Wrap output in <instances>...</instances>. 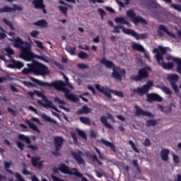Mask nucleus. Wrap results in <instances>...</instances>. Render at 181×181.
Here are the masks:
<instances>
[{"instance_id": "obj_15", "label": "nucleus", "mask_w": 181, "mask_h": 181, "mask_svg": "<svg viewBox=\"0 0 181 181\" xmlns=\"http://www.w3.org/2000/svg\"><path fill=\"white\" fill-rule=\"evenodd\" d=\"M43 2V0H33V5H34L35 9H42V13L46 14L47 11H46V5Z\"/></svg>"}, {"instance_id": "obj_51", "label": "nucleus", "mask_w": 181, "mask_h": 181, "mask_svg": "<svg viewBox=\"0 0 181 181\" xmlns=\"http://www.w3.org/2000/svg\"><path fill=\"white\" fill-rule=\"evenodd\" d=\"M23 166H24V168L22 171L23 175H25L26 176L32 175V173L26 170V168H28V165H26V164H23Z\"/></svg>"}, {"instance_id": "obj_52", "label": "nucleus", "mask_w": 181, "mask_h": 181, "mask_svg": "<svg viewBox=\"0 0 181 181\" xmlns=\"http://www.w3.org/2000/svg\"><path fill=\"white\" fill-rule=\"evenodd\" d=\"M54 103H58V104H62V105H64V104H66V103L64 102V100H62L60 99V98H58V97H55L54 98Z\"/></svg>"}, {"instance_id": "obj_16", "label": "nucleus", "mask_w": 181, "mask_h": 181, "mask_svg": "<svg viewBox=\"0 0 181 181\" xmlns=\"http://www.w3.org/2000/svg\"><path fill=\"white\" fill-rule=\"evenodd\" d=\"M147 101L148 103H153V101H157V103H162L163 98L158 93H148L147 94Z\"/></svg>"}, {"instance_id": "obj_26", "label": "nucleus", "mask_w": 181, "mask_h": 181, "mask_svg": "<svg viewBox=\"0 0 181 181\" xmlns=\"http://www.w3.org/2000/svg\"><path fill=\"white\" fill-rule=\"evenodd\" d=\"M115 23H117V25H127V26H129V22H128L124 17H116L115 18Z\"/></svg>"}, {"instance_id": "obj_24", "label": "nucleus", "mask_w": 181, "mask_h": 181, "mask_svg": "<svg viewBox=\"0 0 181 181\" xmlns=\"http://www.w3.org/2000/svg\"><path fill=\"white\" fill-rule=\"evenodd\" d=\"M158 29L159 30H161L162 32L166 33V35H168V36H170V37H173V39H177L176 35L168 30V28H166L165 25H160Z\"/></svg>"}, {"instance_id": "obj_17", "label": "nucleus", "mask_w": 181, "mask_h": 181, "mask_svg": "<svg viewBox=\"0 0 181 181\" xmlns=\"http://www.w3.org/2000/svg\"><path fill=\"white\" fill-rule=\"evenodd\" d=\"M23 8L19 6L18 4H13L12 7L4 6L0 8V13L12 12L13 11H23Z\"/></svg>"}, {"instance_id": "obj_18", "label": "nucleus", "mask_w": 181, "mask_h": 181, "mask_svg": "<svg viewBox=\"0 0 181 181\" xmlns=\"http://www.w3.org/2000/svg\"><path fill=\"white\" fill-rule=\"evenodd\" d=\"M81 153H83L81 151H78V153L75 151L71 152V156L75 159L76 162H77L78 165H84V159L81 158Z\"/></svg>"}, {"instance_id": "obj_55", "label": "nucleus", "mask_w": 181, "mask_h": 181, "mask_svg": "<svg viewBox=\"0 0 181 181\" xmlns=\"http://www.w3.org/2000/svg\"><path fill=\"white\" fill-rule=\"evenodd\" d=\"M77 67L78 69H81V70H84V69H88V65L84 64H78Z\"/></svg>"}, {"instance_id": "obj_64", "label": "nucleus", "mask_w": 181, "mask_h": 181, "mask_svg": "<svg viewBox=\"0 0 181 181\" xmlns=\"http://www.w3.org/2000/svg\"><path fill=\"white\" fill-rule=\"evenodd\" d=\"M144 146H151V141L149 140V139H146L144 140Z\"/></svg>"}, {"instance_id": "obj_40", "label": "nucleus", "mask_w": 181, "mask_h": 181, "mask_svg": "<svg viewBox=\"0 0 181 181\" xmlns=\"http://www.w3.org/2000/svg\"><path fill=\"white\" fill-rule=\"evenodd\" d=\"M148 8L156 9L158 8V3L155 0H150L148 3Z\"/></svg>"}, {"instance_id": "obj_13", "label": "nucleus", "mask_w": 181, "mask_h": 181, "mask_svg": "<svg viewBox=\"0 0 181 181\" xmlns=\"http://www.w3.org/2000/svg\"><path fill=\"white\" fill-rule=\"evenodd\" d=\"M134 109L136 110V117H139V115H142L143 117H148L149 118H153V115L151 114V112L144 111L138 105H135Z\"/></svg>"}, {"instance_id": "obj_47", "label": "nucleus", "mask_w": 181, "mask_h": 181, "mask_svg": "<svg viewBox=\"0 0 181 181\" xmlns=\"http://www.w3.org/2000/svg\"><path fill=\"white\" fill-rule=\"evenodd\" d=\"M177 68H176V71L181 76V59H178V62H177Z\"/></svg>"}, {"instance_id": "obj_61", "label": "nucleus", "mask_w": 181, "mask_h": 181, "mask_svg": "<svg viewBox=\"0 0 181 181\" xmlns=\"http://www.w3.org/2000/svg\"><path fill=\"white\" fill-rule=\"evenodd\" d=\"M32 37H37V35H39V31L37 30H33L30 33Z\"/></svg>"}, {"instance_id": "obj_62", "label": "nucleus", "mask_w": 181, "mask_h": 181, "mask_svg": "<svg viewBox=\"0 0 181 181\" xmlns=\"http://www.w3.org/2000/svg\"><path fill=\"white\" fill-rule=\"evenodd\" d=\"M133 166L137 169V170H139V165H138V160H134L133 162Z\"/></svg>"}, {"instance_id": "obj_53", "label": "nucleus", "mask_w": 181, "mask_h": 181, "mask_svg": "<svg viewBox=\"0 0 181 181\" xmlns=\"http://www.w3.org/2000/svg\"><path fill=\"white\" fill-rule=\"evenodd\" d=\"M171 8H173L175 9V11H178L179 12H181V6L179 4H170Z\"/></svg>"}, {"instance_id": "obj_49", "label": "nucleus", "mask_w": 181, "mask_h": 181, "mask_svg": "<svg viewBox=\"0 0 181 181\" xmlns=\"http://www.w3.org/2000/svg\"><path fill=\"white\" fill-rule=\"evenodd\" d=\"M59 9L62 13H63L65 16H67V7H64L63 6H59Z\"/></svg>"}, {"instance_id": "obj_43", "label": "nucleus", "mask_w": 181, "mask_h": 181, "mask_svg": "<svg viewBox=\"0 0 181 181\" xmlns=\"http://www.w3.org/2000/svg\"><path fill=\"white\" fill-rule=\"evenodd\" d=\"M3 22L5 23V25H6V26H9L11 30H15V28H13V25L11 21H8L6 18H4Z\"/></svg>"}, {"instance_id": "obj_20", "label": "nucleus", "mask_w": 181, "mask_h": 181, "mask_svg": "<svg viewBox=\"0 0 181 181\" xmlns=\"http://www.w3.org/2000/svg\"><path fill=\"white\" fill-rule=\"evenodd\" d=\"M11 62H12V63L8 64L6 66L8 69H18L20 70V69H22V67H23V63L19 61H16L14 59H11Z\"/></svg>"}, {"instance_id": "obj_38", "label": "nucleus", "mask_w": 181, "mask_h": 181, "mask_svg": "<svg viewBox=\"0 0 181 181\" xmlns=\"http://www.w3.org/2000/svg\"><path fill=\"white\" fill-rule=\"evenodd\" d=\"M160 89L165 94H167V95H169V97H172V91L170 89L166 86H161Z\"/></svg>"}, {"instance_id": "obj_21", "label": "nucleus", "mask_w": 181, "mask_h": 181, "mask_svg": "<svg viewBox=\"0 0 181 181\" xmlns=\"http://www.w3.org/2000/svg\"><path fill=\"white\" fill-rule=\"evenodd\" d=\"M39 160H40V157H37V156L32 157L31 158L32 165L34 168H38V169H40V168H43V163L45 161H40L39 162Z\"/></svg>"}, {"instance_id": "obj_42", "label": "nucleus", "mask_w": 181, "mask_h": 181, "mask_svg": "<svg viewBox=\"0 0 181 181\" xmlns=\"http://www.w3.org/2000/svg\"><path fill=\"white\" fill-rule=\"evenodd\" d=\"M129 145H130L131 148L136 152V153H139V150L136 148V146H135V143L132 140L129 141Z\"/></svg>"}, {"instance_id": "obj_6", "label": "nucleus", "mask_w": 181, "mask_h": 181, "mask_svg": "<svg viewBox=\"0 0 181 181\" xmlns=\"http://www.w3.org/2000/svg\"><path fill=\"white\" fill-rule=\"evenodd\" d=\"M151 71V67L146 66L139 70L138 75L135 76H131V80H134V81H141L144 78H148L149 77V73Z\"/></svg>"}, {"instance_id": "obj_7", "label": "nucleus", "mask_w": 181, "mask_h": 181, "mask_svg": "<svg viewBox=\"0 0 181 181\" xmlns=\"http://www.w3.org/2000/svg\"><path fill=\"white\" fill-rule=\"evenodd\" d=\"M21 59H23L25 62H32L35 59V54L30 51V48L28 47H22L21 52L20 53Z\"/></svg>"}, {"instance_id": "obj_60", "label": "nucleus", "mask_w": 181, "mask_h": 181, "mask_svg": "<svg viewBox=\"0 0 181 181\" xmlns=\"http://www.w3.org/2000/svg\"><path fill=\"white\" fill-rule=\"evenodd\" d=\"M82 110L83 111V114H88L90 112V109L86 105L83 106Z\"/></svg>"}, {"instance_id": "obj_31", "label": "nucleus", "mask_w": 181, "mask_h": 181, "mask_svg": "<svg viewBox=\"0 0 181 181\" xmlns=\"http://www.w3.org/2000/svg\"><path fill=\"white\" fill-rule=\"evenodd\" d=\"M100 122H102V124H103V125H105V127H106V128H109V129H113L114 127L108 123V121L107 120V117L102 116L100 117Z\"/></svg>"}, {"instance_id": "obj_46", "label": "nucleus", "mask_w": 181, "mask_h": 181, "mask_svg": "<svg viewBox=\"0 0 181 181\" xmlns=\"http://www.w3.org/2000/svg\"><path fill=\"white\" fill-rule=\"evenodd\" d=\"M180 58L178 57H175L172 55H168L166 57V60H172V62H174V63H177V62L179 61Z\"/></svg>"}, {"instance_id": "obj_34", "label": "nucleus", "mask_w": 181, "mask_h": 181, "mask_svg": "<svg viewBox=\"0 0 181 181\" xmlns=\"http://www.w3.org/2000/svg\"><path fill=\"white\" fill-rule=\"evenodd\" d=\"M4 50L7 53L6 56H8V57H9V59L11 60H12V59H13V58H12V56H13V54H15V51L12 48H11L9 47H6L4 49Z\"/></svg>"}, {"instance_id": "obj_63", "label": "nucleus", "mask_w": 181, "mask_h": 181, "mask_svg": "<svg viewBox=\"0 0 181 181\" xmlns=\"http://www.w3.org/2000/svg\"><path fill=\"white\" fill-rule=\"evenodd\" d=\"M173 162H174V163H179V162H180L179 156H177L175 154H173Z\"/></svg>"}, {"instance_id": "obj_25", "label": "nucleus", "mask_w": 181, "mask_h": 181, "mask_svg": "<svg viewBox=\"0 0 181 181\" xmlns=\"http://www.w3.org/2000/svg\"><path fill=\"white\" fill-rule=\"evenodd\" d=\"M159 66H161L164 70H170L171 69H173V63L172 62H165L163 61H160V62H158Z\"/></svg>"}, {"instance_id": "obj_44", "label": "nucleus", "mask_w": 181, "mask_h": 181, "mask_svg": "<svg viewBox=\"0 0 181 181\" xmlns=\"http://www.w3.org/2000/svg\"><path fill=\"white\" fill-rule=\"evenodd\" d=\"M78 57H79V59H88V54L86 53L85 52L81 51L78 54Z\"/></svg>"}, {"instance_id": "obj_12", "label": "nucleus", "mask_w": 181, "mask_h": 181, "mask_svg": "<svg viewBox=\"0 0 181 181\" xmlns=\"http://www.w3.org/2000/svg\"><path fill=\"white\" fill-rule=\"evenodd\" d=\"M126 35H131L133 37H135L136 40H142L144 39H148V33L139 34L134 30H124Z\"/></svg>"}, {"instance_id": "obj_27", "label": "nucleus", "mask_w": 181, "mask_h": 181, "mask_svg": "<svg viewBox=\"0 0 181 181\" xmlns=\"http://www.w3.org/2000/svg\"><path fill=\"white\" fill-rule=\"evenodd\" d=\"M18 139L19 141H23V142H25L28 145L32 144V141L30 140V137L29 136H25L24 134H18Z\"/></svg>"}, {"instance_id": "obj_48", "label": "nucleus", "mask_w": 181, "mask_h": 181, "mask_svg": "<svg viewBox=\"0 0 181 181\" xmlns=\"http://www.w3.org/2000/svg\"><path fill=\"white\" fill-rule=\"evenodd\" d=\"M78 135L83 138V139H87V136H86V133L83 130L77 129Z\"/></svg>"}, {"instance_id": "obj_59", "label": "nucleus", "mask_w": 181, "mask_h": 181, "mask_svg": "<svg viewBox=\"0 0 181 181\" xmlns=\"http://www.w3.org/2000/svg\"><path fill=\"white\" fill-rule=\"evenodd\" d=\"M95 151L98 153L100 159H105V157L103 156V154L101 153V151H100V149H98V148H95Z\"/></svg>"}, {"instance_id": "obj_3", "label": "nucleus", "mask_w": 181, "mask_h": 181, "mask_svg": "<svg viewBox=\"0 0 181 181\" xmlns=\"http://www.w3.org/2000/svg\"><path fill=\"white\" fill-rule=\"evenodd\" d=\"M102 64H104L107 69H112V77L118 81H122V78L125 76V69H121L118 66H114L112 62L103 58L100 60Z\"/></svg>"}, {"instance_id": "obj_14", "label": "nucleus", "mask_w": 181, "mask_h": 181, "mask_svg": "<svg viewBox=\"0 0 181 181\" xmlns=\"http://www.w3.org/2000/svg\"><path fill=\"white\" fill-rule=\"evenodd\" d=\"M63 144H64V139L63 136H57L54 137V145L55 151H60L63 147Z\"/></svg>"}, {"instance_id": "obj_33", "label": "nucleus", "mask_w": 181, "mask_h": 181, "mask_svg": "<svg viewBox=\"0 0 181 181\" xmlns=\"http://www.w3.org/2000/svg\"><path fill=\"white\" fill-rule=\"evenodd\" d=\"M33 25L35 26H40V28H47V21L45 20H39L33 23Z\"/></svg>"}, {"instance_id": "obj_41", "label": "nucleus", "mask_w": 181, "mask_h": 181, "mask_svg": "<svg viewBox=\"0 0 181 181\" xmlns=\"http://www.w3.org/2000/svg\"><path fill=\"white\" fill-rule=\"evenodd\" d=\"M158 124V122L155 119H148L146 120L147 127H155Z\"/></svg>"}, {"instance_id": "obj_32", "label": "nucleus", "mask_w": 181, "mask_h": 181, "mask_svg": "<svg viewBox=\"0 0 181 181\" xmlns=\"http://www.w3.org/2000/svg\"><path fill=\"white\" fill-rule=\"evenodd\" d=\"M23 45H25V42H23V40L21 39V37H17L16 39H14V43H13L14 47L22 48Z\"/></svg>"}, {"instance_id": "obj_23", "label": "nucleus", "mask_w": 181, "mask_h": 181, "mask_svg": "<svg viewBox=\"0 0 181 181\" xmlns=\"http://www.w3.org/2000/svg\"><path fill=\"white\" fill-rule=\"evenodd\" d=\"M99 142H100V144H103L105 146H109V148H110V149H112V152H117V148L115 147V145H114V144H112L104 139H101L99 141Z\"/></svg>"}, {"instance_id": "obj_5", "label": "nucleus", "mask_w": 181, "mask_h": 181, "mask_svg": "<svg viewBox=\"0 0 181 181\" xmlns=\"http://www.w3.org/2000/svg\"><path fill=\"white\" fill-rule=\"evenodd\" d=\"M59 170L64 175H70L74 176H76V177H83V174L78 172V169L77 168H70L64 163H61L59 165Z\"/></svg>"}, {"instance_id": "obj_28", "label": "nucleus", "mask_w": 181, "mask_h": 181, "mask_svg": "<svg viewBox=\"0 0 181 181\" xmlns=\"http://www.w3.org/2000/svg\"><path fill=\"white\" fill-rule=\"evenodd\" d=\"M25 124H27L29 128H30V129H33V131H35L38 134L40 133V130L39 129V128H37V126H36V124H34L32 122H30V120L29 119L25 120Z\"/></svg>"}, {"instance_id": "obj_36", "label": "nucleus", "mask_w": 181, "mask_h": 181, "mask_svg": "<svg viewBox=\"0 0 181 181\" xmlns=\"http://www.w3.org/2000/svg\"><path fill=\"white\" fill-rule=\"evenodd\" d=\"M41 117L42 119H45V121H47V122H52V124H57V122H56V120H54L53 119H52L50 117L47 116L45 114H42Z\"/></svg>"}, {"instance_id": "obj_8", "label": "nucleus", "mask_w": 181, "mask_h": 181, "mask_svg": "<svg viewBox=\"0 0 181 181\" xmlns=\"http://www.w3.org/2000/svg\"><path fill=\"white\" fill-rule=\"evenodd\" d=\"M127 16L129 18H131L132 21L133 23L136 25V23H142L143 25H148V22H146V20H145L141 16H136V14H135V12L133 11L132 9H129L126 12Z\"/></svg>"}, {"instance_id": "obj_50", "label": "nucleus", "mask_w": 181, "mask_h": 181, "mask_svg": "<svg viewBox=\"0 0 181 181\" xmlns=\"http://www.w3.org/2000/svg\"><path fill=\"white\" fill-rule=\"evenodd\" d=\"M52 63H53L54 64V66H57V67H58V69H59L60 70H63L64 69V66H63V65L60 63H58L57 62L54 61V59H52Z\"/></svg>"}, {"instance_id": "obj_10", "label": "nucleus", "mask_w": 181, "mask_h": 181, "mask_svg": "<svg viewBox=\"0 0 181 181\" xmlns=\"http://www.w3.org/2000/svg\"><path fill=\"white\" fill-rule=\"evenodd\" d=\"M168 50H169V47H164L162 46H159L158 49H153V52L156 54V58L158 63L163 61V54H166L168 53Z\"/></svg>"}, {"instance_id": "obj_19", "label": "nucleus", "mask_w": 181, "mask_h": 181, "mask_svg": "<svg viewBox=\"0 0 181 181\" xmlns=\"http://www.w3.org/2000/svg\"><path fill=\"white\" fill-rule=\"evenodd\" d=\"M43 101H45V103H41V105L44 107V108H52L56 112H60V110L56 106L52 105V101L47 100V98L46 96H43Z\"/></svg>"}, {"instance_id": "obj_45", "label": "nucleus", "mask_w": 181, "mask_h": 181, "mask_svg": "<svg viewBox=\"0 0 181 181\" xmlns=\"http://www.w3.org/2000/svg\"><path fill=\"white\" fill-rule=\"evenodd\" d=\"M4 167H5L6 171L8 172V173H9L10 175H13V172L9 170V168H11V163L8 162H5Z\"/></svg>"}, {"instance_id": "obj_1", "label": "nucleus", "mask_w": 181, "mask_h": 181, "mask_svg": "<svg viewBox=\"0 0 181 181\" xmlns=\"http://www.w3.org/2000/svg\"><path fill=\"white\" fill-rule=\"evenodd\" d=\"M30 79L33 83L37 84V86H40L41 87H54L55 90L57 91H62L67 100L70 101H73V103H77L78 101V97L76 96V95L73 93H70V90L66 87V83L63 81H55L51 83L42 81L39 79L31 77Z\"/></svg>"}, {"instance_id": "obj_57", "label": "nucleus", "mask_w": 181, "mask_h": 181, "mask_svg": "<svg viewBox=\"0 0 181 181\" xmlns=\"http://www.w3.org/2000/svg\"><path fill=\"white\" fill-rule=\"evenodd\" d=\"M27 148H28V149H30L31 151H37V149H39V147H37V146H33L32 144L28 145Z\"/></svg>"}, {"instance_id": "obj_37", "label": "nucleus", "mask_w": 181, "mask_h": 181, "mask_svg": "<svg viewBox=\"0 0 181 181\" xmlns=\"http://www.w3.org/2000/svg\"><path fill=\"white\" fill-rule=\"evenodd\" d=\"M36 58L39 59V60H42V62H45V63H50V58L47 56L36 55Z\"/></svg>"}, {"instance_id": "obj_35", "label": "nucleus", "mask_w": 181, "mask_h": 181, "mask_svg": "<svg viewBox=\"0 0 181 181\" xmlns=\"http://www.w3.org/2000/svg\"><path fill=\"white\" fill-rule=\"evenodd\" d=\"M79 120L82 124H84L85 125H90L91 120H90V118L86 117H80Z\"/></svg>"}, {"instance_id": "obj_29", "label": "nucleus", "mask_w": 181, "mask_h": 181, "mask_svg": "<svg viewBox=\"0 0 181 181\" xmlns=\"http://www.w3.org/2000/svg\"><path fill=\"white\" fill-rule=\"evenodd\" d=\"M114 30H112L113 33H121V31L119 30V29L122 30L123 33H124L125 35H127V33L124 31L125 30H129V29L125 28H124V25H115L114 27Z\"/></svg>"}, {"instance_id": "obj_11", "label": "nucleus", "mask_w": 181, "mask_h": 181, "mask_svg": "<svg viewBox=\"0 0 181 181\" xmlns=\"http://www.w3.org/2000/svg\"><path fill=\"white\" fill-rule=\"evenodd\" d=\"M168 79L170 83L173 90H174L175 94H177L179 93V88L176 84V81L179 80V75L176 74H170L168 76Z\"/></svg>"}, {"instance_id": "obj_58", "label": "nucleus", "mask_w": 181, "mask_h": 181, "mask_svg": "<svg viewBox=\"0 0 181 181\" xmlns=\"http://www.w3.org/2000/svg\"><path fill=\"white\" fill-rule=\"evenodd\" d=\"M98 11L99 12L101 19H104V15H105V11L103 8H98Z\"/></svg>"}, {"instance_id": "obj_22", "label": "nucleus", "mask_w": 181, "mask_h": 181, "mask_svg": "<svg viewBox=\"0 0 181 181\" xmlns=\"http://www.w3.org/2000/svg\"><path fill=\"white\" fill-rule=\"evenodd\" d=\"M170 151L168 148H163L160 151V158L163 162H168L169 160Z\"/></svg>"}, {"instance_id": "obj_39", "label": "nucleus", "mask_w": 181, "mask_h": 181, "mask_svg": "<svg viewBox=\"0 0 181 181\" xmlns=\"http://www.w3.org/2000/svg\"><path fill=\"white\" fill-rule=\"evenodd\" d=\"M76 47H68L66 48H65V50H66V52H68L69 54H71V56H74V54H76Z\"/></svg>"}, {"instance_id": "obj_56", "label": "nucleus", "mask_w": 181, "mask_h": 181, "mask_svg": "<svg viewBox=\"0 0 181 181\" xmlns=\"http://www.w3.org/2000/svg\"><path fill=\"white\" fill-rule=\"evenodd\" d=\"M35 43H36L37 46V47H39V49H45V47H43V42H42L35 40Z\"/></svg>"}, {"instance_id": "obj_2", "label": "nucleus", "mask_w": 181, "mask_h": 181, "mask_svg": "<svg viewBox=\"0 0 181 181\" xmlns=\"http://www.w3.org/2000/svg\"><path fill=\"white\" fill-rule=\"evenodd\" d=\"M28 68H23L22 74L28 76L29 74H35V76H47L49 69L45 64L33 61L30 64H27Z\"/></svg>"}, {"instance_id": "obj_54", "label": "nucleus", "mask_w": 181, "mask_h": 181, "mask_svg": "<svg viewBox=\"0 0 181 181\" xmlns=\"http://www.w3.org/2000/svg\"><path fill=\"white\" fill-rule=\"evenodd\" d=\"M16 144H17L18 148H19V149H21V151H23V149L25 148V144L19 141H17Z\"/></svg>"}, {"instance_id": "obj_9", "label": "nucleus", "mask_w": 181, "mask_h": 181, "mask_svg": "<svg viewBox=\"0 0 181 181\" xmlns=\"http://www.w3.org/2000/svg\"><path fill=\"white\" fill-rule=\"evenodd\" d=\"M153 86V82H152L151 81H147L146 85L134 89L133 93H136V94H138L139 95H145V94L149 92V90H151V87H152Z\"/></svg>"}, {"instance_id": "obj_30", "label": "nucleus", "mask_w": 181, "mask_h": 181, "mask_svg": "<svg viewBox=\"0 0 181 181\" xmlns=\"http://www.w3.org/2000/svg\"><path fill=\"white\" fill-rule=\"evenodd\" d=\"M132 47L133 50H136L137 52H141V53L145 52V48H144L141 44L133 43Z\"/></svg>"}, {"instance_id": "obj_4", "label": "nucleus", "mask_w": 181, "mask_h": 181, "mask_svg": "<svg viewBox=\"0 0 181 181\" xmlns=\"http://www.w3.org/2000/svg\"><path fill=\"white\" fill-rule=\"evenodd\" d=\"M95 88H96V90H98V91H99V93H101L102 94L105 95V97H107V98H109V99L112 98V96L111 95V93L112 94H114L115 95L119 97L120 98H123V97H124V93L122 91L110 89V88H108L107 86L101 87V86L96 84Z\"/></svg>"}]
</instances>
